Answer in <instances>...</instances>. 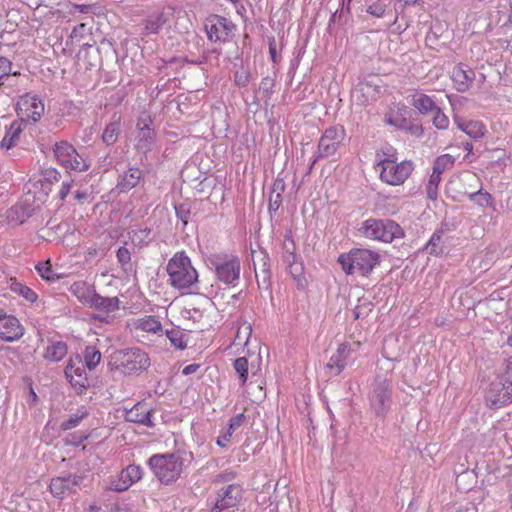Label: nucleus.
I'll return each mask as SVG.
<instances>
[{
	"label": "nucleus",
	"mask_w": 512,
	"mask_h": 512,
	"mask_svg": "<svg viewBox=\"0 0 512 512\" xmlns=\"http://www.w3.org/2000/svg\"><path fill=\"white\" fill-rule=\"evenodd\" d=\"M85 364L79 354L71 356L66 367L65 376L75 390L81 392L88 385Z\"/></svg>",
	"instance_id": "15"
},
{
	"label": "nucleus",
	"mask_w": 512,
	"mask_h": 512,
	"mask_svg": "<svg viewBox=\"0 0 512 512\" xmlns=\"http://www.w3.org/2000/svg\"><path fill=\"white\" fill-rule=\"evenodd\" d=\"M116 257L124 271L131 270V253L126 247H120L117 250Z\"/></svg>",
	"instance_id": "46"
},
{
	"label": "nucleus",
	"mask_w": 512,
	"mask_h": 512,
	"mask_svg": "<svg viewBox=\"0 0 512 512\" xmlns=\"http://www.w3.org/2000/svg\"><path fill=\"white\" fill-rule=\"evenodd\" d=\"M417 2V0H395L394 3V10H395V22L398 19V16L404 11V9L409 6L413 5Z\"/></svg>",
	"instance_id": "53"
},
{
	"label": "nucleus",
	"mask_w": 512,
	"mask_h": 512,
	"mask_svg": "<svg viewBox=\"0 0 512 512\" xmlns=\"http://www.w3.org/2000/svg\"><path fill=\"white\" fill-rule=\"evenodd\" d=\"M469 199L481 207L494 206L492 195L488 192H483L481 188L476 192L470 193Z\"/></svg>",
	"instance_id": "41"
},
{
	"label": "nucleus",
	"mask_w": 512,
	"mask_h": 512,
	"mask_svg": "<svg viewBox=\"0 0 512 512\" xmlns=\"http://www.w3.org/2000/svg\"><path fill=\"white\" fill-rule=\"evenodd\" d=\"M24 334L23 328L17 318L0 309V339L14 342Z\"/></svg>",
	"instance_id": "20"
},
{
	"label": "nucleus",
	"mask_w": 512,
	"mask_h": 512,
	"mask_svg": "<svg viewBox=\"0 0 512 512\" xmlns=\"http://www.w3.org/2000/svg\"><path fill=\"white\" fill-rule=\"evenodd\" d=\"M12 71V62L6 57H0V86L4 84V79L7 78Z\"/></svg>",
	"instance_id": "52"
},
{
	"label": "nucleus",
	"mask_w": 512,
	"mask_h": 512,
	"mask_svg": "<svg viewBox=\"0 0 512 512\" xmlns=\"http://www.w3.org/2000/svg\"><path fill=\"white\" fill-rule=\"evenodd\" d=\"M397 153L396 150L390 146L386 145L382 147L379 151L376 153V167L377 169L381 168V161L382 160H394L397 161Z\"/></svg>",
	"instance_id": "44"
},
{
	"label": "nucleus",
	"mask_w": 512,
	"mask_h": 512,
	"mask_svg": "<svg viewBox=\"0 0 512 512\" xmlns=\"http://www.w3.org/2000/svg\"><path fill=\"white\" fill-rule=\"evenodd\" d=\"M119 354L120 365L127 374L144 371L150 366L148 354L139 348L125 349Z\"/></svg>",
	"instance_id": "11"
},
{
	"label": "nucleus",
	"mask_w": 512,
	"mask_h": 512,
	"mask_svg": "<svg viewBox=\"0 0 512 512\" xmlns=\"http://www.w3.org/2000/svg\"><path fill=\"white\" fill-rule=\"evenodd\" d=\"M234 369L238 374L240 385L244 386L248 379L249 364L245 357H239L234 360Z\"/></svg>",
	"instance_id": "40"
},
{
	"label": "nucleus",
	"mask_w": 512,
	"mask_h": 512,
	"mask_svg": "<svg viewBox=\"0 0 512 512\" xmlns=\"http://www.w3.org/2000/svg\"><path fill=\"white\" fill-rule=\"evenodd\" d=\"M167 22V17L163 11H154L148 14L142 20V31L140 33L141 37H148L150 35L159 34L162 30L164 24Z\"/></svg>",
	"instance_id": "22"
},
{
	"label": "nucleus",
	"mask_w": 512,
	"mask_h": 512,
	"mask_svg": "<svg viewBox=\"0 0 512 512\" xmlns=\"http://www.w3.org/2000/svg\"><path fill=\"white\" fill-rule=\"evenodd\" d=\"M475 77L476 74L474 70L463 63H459L451 71V80L454 84V88L461 93L471 88Z\"/></svg>",
	"instance_id": "21"
},
{
	"label": "nucleus",
	"mask_w": 512,
	"mask_h": 512,
	"mask_svg": "<svg viewBox=\"0 0 512 512\" xmlns=\"http://www.w3.org/2000/svg\"><path fill=\"white\" fill-rule=\"evenodd\" d=\"M346 137V131L341 125H334L327 128L321 136L317 157L327 158L334 155Z\"/></svg>",
	"instance_id": "9"
},
{
	"label": "nucleus",
	"mask_w": 512,
	"mask_h": 512,
	"mask_svg": "<svg viewBox=\"0 0 512 512\" xmlns=\"http://www.w3.org/2000/svg\"><path fill=\"white\" fill-rule=\"evenodd\" d=\"M142 172L138 168H129L121 177L118 187L122 192H126L134 188L140 181Z\"/></svg>",
	"instance_id": "32"
},
{
	"label": "nucleus",
	"mask_w": 512,
	"mask_h": 512,
	"mask_svg": "<svg viewBox=\"0 0 512 512\" xmlns=\"http://www.w3.org/2000/svg\"><path fill=\"white\" fill-rule=\"evenodd\" d=\"M152 409L148 408L146 404L137 403L132 408L126 409L125 419L129 422L142 424L145 426H153Z\"/></svg>",
	"instance_id": "23"
},
{
	"label": "nucleus",
	"mask_w": 512,
	"mask_h": 512,
	"mask_svg": "<svg viewBox=\"0 0 512 512\" xmlns=\"http://www.w3.org/2000/svg\"><path fill=\"white\" fill-rule=\"evenodd\" d=\"M448 242V235L443 227L435 230L429 241L425 245L424 250L430 255L438 256L444 253L446 244Z\"/></svg>",
	"instance_id": "24"
},
{
	"label": "nucleus",
	"mask_w": 512,
	"mask_h": 512,
	"mask_svg": "<svg viewBox=\"0 0 512 512\" xmlns=\"http://www.w3.org/2000/svg\"><path fill=\"white\" fill-rule=\"evenodd\" d=\"M233 479H235V473H233V472H225V473L218 474L215 477L214 482L215 483L229 482V481H231Z\"/></svg>",
	"instance_id": "59"
},
{
	"label": "nucleus",
	"mask_w": 512,
	"mask_h": 512,
	"mask_svg": "<svg viewBox=\"0 0 512 512\" xmlns=\"http://www.w3.org/2000/svg\"><path fill=\"white\" fill-rule=\"evenodd\" d=\"M84 361L85 366L92 370L101 361V353L95 346H87L84 350Z\"/></svg>",
	"instance_id": "38"
},
{
	"label": "nucleus",
	"mask_w": 512,
	"mask_h": 512,
	"mask_svg": "<svg viewBox=\"0 0 512 512\" xmlns=\"http://www.w3.org/2000/svg\"><path fill=\"white\" fill-rule=\"evenodd\" d=\"M199 368H200L199 364H196V363L189 364L183 368L182 374L186 375V376L191 375V374L195 373Z\"/></svg>",
	"instance_id": "63"
},
{
	"label": "nucleus",
	"mask_w": 512,
	"mask_h": 512,
	"mask_svg": "<svg viewBox=\"0 0 512 512\" xmlns=\"http://www.w3.org/2000/svg\"><path fill=\"white\" fill-rule=\"evenodd\" d=\"M359 346V342L342 343L339 345L336 352L332 354L326 367L331 370L334 375H339L347 366L351 353L355 351Z\"/></svg>",
	"instance_id": "19"
},
{
	"label": "nucleus",
	"mask_w": 512,
	"mask_h": 512,
	"mask_svg": "<svg viewBox=\"0 0 512 512\" xmlns=\"http://www.w3.org/2000/svg\"><path fill=\"white\" fill-rule=\"evenodd\" d=\"M252 333V327L248 323H244L238 328L235 341H237V344H247L249 337Z\"/></svg>",
	"instance_id": "50"
},
{
	"label": "nucleus",
	"mask_w": 512,
	"mask_h": 512,
	"mask_svg": "<svg viewBox=\"0 0 512 512\" xmlns=\"http://www.w3.org/2000/svg\"><path fill=\"white\" fill-rule=\"evenodd\" d=\"M150 231H147V230H138V231H132V235H131V239H132V242H137L138 243H141L142 242V236H145L147 237L148 234H149Z\"/></svg>",
	"instance_id": "61"
},
{
	"label": "nucleus",
	"mask_w": 512,
	"mask_h": 512,
	"mask_svg": "<svg viewBox=\"0 0 512 512\" xmlns=\"http://www.w3.org/2000/svg\"><path fill=\"white\" fill-rule=\"evenodd\" d=\"M372 310V303L367 300H359V304L355 307L353 314L355 319L368 316Z\"/></svg>",
	"instance_id": "49"
},
{
	"label": "nucleus",
	"mask_w": 512,
	"mask_h": 512,
	"mask_svg": "<svg viewBox=\"0 0 512 512\" xmlns=\"http://www.w3.org/2000/svg\"><path fill=\"white\" fill-rule=\"evenodd\" d=\"M485 402L492 409H498L512 402V393L509 392L501 376L493 380L487 387Z\"/></svg>",
	"instance_id": "13"
},
{
	"label": "nucleus",
	"mask_w": 512,
	"mask_h": 512,
	"mask_svg": "<svg viewBox=\"0 0 512 512\" xmlns=\"http://www.w3.org/2000/svg\"><path fill=\"white\" fill-rule=\"evenodd\" d=\"M132 328L136 331H142L153 335H162L163 327L157 317L149 315L135 319L132 322Z\"/></svg>",
	"instance_id": "25"
},
{
	"label": "nucleus",
	"mask_w": 512,
	"mask_h": 512,
	"mask_svg": "<svg viewBox=\"0 0 512 512\" xmlns=\"http://www.w3.org/2000/svg\"><path fill=\"white\" fill-rule=\"evenodd\" d=\"M245 415L243 413H239L233 416L229 420L228 428L221 432L218 436L216 443L220 447H226L227 443L231 440V437L236 429H238L243 422L245 421Z\"/></svg>",
	"instance_id": "31"
},
{
	"label": "nucleus",
	"mask_w": 512,
	"mask_h": 512,
	"mask_svg": "<svg viewBox=\"0 0 512 512\" xmlns=\"http://www.w3.org/2000/svg\"><path fill=\"white\" fill-rule=\"evenodd\" d=\"M155 476L164 484L175 482L183 471V458L176 453L155 454L148 460Z\"/></svg>",
	"instance_id": "3"
},
{
	"label": "nucleus",
	"mask_w": 512,
	"mask_h": 512,
	"mask_svg": "<svg viewBox=\"0 0 512 512\" xmlns=\"http://www.w3.org/2000/svg\"><path fill=\"white\" fill-rule=\"evenodd\" d=\"M441 182V174L436 171H432L426 185L427 196L431 200H435L438 196V186Z\"/></svg>",
	"instance_id": "43"
},
{
	"label": "nucleus",
	"mask_w": 512,
	"mask_h": 512,
	"mask_svg": "<svg viewBox=\"0 0 512 512\" xmlns=\"http://www.w3.org/2000/svg\"><path fill=\"white\" fill-rule=\"evenodd\" d=\"M268 43H269L270 58L273 61V63H278L279 62V58H278L277 53H276V41H275V38L274 37L269 38Z\"/></svg>",
	"instance_id": "58"
},
{
	"label": "nucleus",
	"mask_w": 512,
	"mask_h": 512,
	"mask_svg": "<svg viewBox=\"0 0 512 512\" xmlns=\"http://www.w3.org/2000/svg\"><path fill=\"white\" fill-rule=\"evenodd\" d=\"M234 78L238 86L245 87L249 83V73L245 70L237 71Z\"/></svg>",
	"instance_id": "54"
},
{
	"label": "nucleus",
	"mask_w": 512,
	"mask_h": 512,
	"mask_svg": "<svg viewBox=\"0 0 512 512\" xmlns=\"http://www.w3.org/2000/svg\"><path fill=\"white\" fill-rule=\"evenodd\" d=\"M288 273L291 275L296 287L304 290L307 287V279L304 273V265L299 259L286 263Z\"/></svg>",
	"instance_id": "29"
},
{
	"label": "nucleus",
	"mask_w": 512,
	"mask_h": 512,
	"mask_svg": "<svg viewBox=\"0 0 512 512\" xmlns=\"http://www.w3.org/2000/svg\"><path fill=\"white\" fill-rule=\"evenodd\" d=\"M69 291L72 295H74L82 304L89 305L90 300H92L96 290L94 286L88 284L85 281H75L71 284Z\"/></svg>",
	"instance_id": "26"
},
{
	"label": "nucleus",
	"mask_w": 512,
	"mask_h": 512,
	"mask_svg": "<svg viewBox=\"0 0 512 512\" xmlns=\"http://www.w3.org/2000/svg\"><path fill=\"white\" fill-rule=\"evenodd\" d=\"M484 126L477 121H468L465 125V133L472 138H479L484 135Z\"/></svg>",
	"instance_id": "48"
},
{
	"label": "nucleus",
	"mask_w": 512,
	"mask_h": 512,
	"mask_svg": "<svg viewBox=\"0 0 512 512\" xmlns=\"http://www.w3.org/2000/svg\"><path fill=\"white\" fill-rule=\"evenodd\" d=\"M281 195L279 193L270 196L269 200V211H277L281 205Z\"/></svg>",
	"instance_id": "57"
},
{
	"label": "nucleus",
	"mask_w": 512,
	"mask_h": 512,
	"mask_svg": "<svg viewBox=\"0 0 512 512\" xmlns=\"http://www.w3.org/2000/svg\"><path fill=\"white\" fill-rule=\"evenodd\" d=\"M234 28L232 21L220 15H211L205 21L207 37L213 42H228Z\"/></svg>",
	"instance_id": "10"
},
{
	"label": "nucleus",
	"mask_w": 512,
	"mask_h": 512,
	"mask_svg": "<svg viewBox=\"0 0 512 512\" xmlns=\"http://www.w3.org/2000/svg\"><path fill=\"white\" fill-rule=\"evenodd\" d=\"M153 126V120L146 115L140 117L137 121V135L135 147L138 151L147 153L151 151L156 142V136Z\"/></svg>",
	"instance_id": "14"
},
{
	"label": "nucleus",
	"mask_w": 512,
	"mask_h": 512,
	"mask_svg": "<svg viewBox=\"0 0 512 512\" xmlns=\"http://www.w3.org/2000/svg\"><path fill=\"white\" fill-rule=\"evenodd\" d=\"M359 231L367 239L385 243L392 242L395 238L403 236L401 227L389 219H366L362 222Z\"/></svg>",
	"instance_id": "5"
},
{
	"label": "nucleus",
	"mask_w": 512,
	"mask_h": 512,
	"mask_svg": "<svg viewBox=\"0 0 512 512\" xmlns=\"http://www.w3.org/2000/svg\"><path fill=\"white\" fill-rule=\"evenodd\" d=\"M433 124L438 129H446L449 125L448 117L441 111L439 107L433 111Z\"/></svg>",
	"instance_id": "51"
},
{
	"label": "nucleus",
	"mask_w": 512,
	"mask_h": 512,
	"mask_svg": "<svg viewBox=\"0 0 512 512\" xmlns=\"http://www.w3.org/2000/svg\"><path fill=\"white\" fill-rule=\"evenodd\" d=\"M53 152L57 162L65 169L83 172L91 165L90 161L67 141L56 142Z\"/></svg>",
	"instance_id": "7"
},
{
	"label": "nucleus",
	"mask_w": 512,
	"mask_h": 512,
	"mask_svg": "<svg viewBox=\"0 0 512 512\" xmlns=\"http://www.w3.org/2000/svg\"><path fill=\"white\" fill-rule=\"evenodd\" d=\"M44 180L49 182H58L60 178V173L53 168L47 169L43 175Z\"/></svg>",
	"instance_id": "56"
},
{
	"label": "nucleus",
	"mask_w": 512,
	"mask_h": 512,
	"mask_svg": "<svg viewBox=\"0 0 512 512\" xmlns=\"http://www.w3.org/2000/svg\"><path fill=\"white\" fill-rule=\"evenodd\" d=\"M87 416L86 411L77 412L73 415H71L67 420L63 421L61 423V429L62 430H70L72 428L77 427L80 422Z\"/></svg>",
	"instance_id": "47"
},
{
	"label": "nucleus",
	"mask_w": 512,
	"mask_h": 512,
	"mask_svg": "<svg viewBox=\"0 0 512 512\" xmlns=\"http://www.w3.org/2000/svg\"><path fill=\"white\" fill-rule=\"evenodd\" d=\"M72 187V182L65 181L61 185V189L59 191V197L61 200H64L66 196L69 194Z\"/></svg>",
	"instance_id": "60"
},
{
	"label": "nucleus",
	"mask_w": 512,
	"mask_h": 512,
	"mask_svg": "<svg viewBox=\"0 0 512 512\" xmlns=\"http://www.w3.org/2000/svg\"><path fill=\"white\" fill-rule=\"evenodd\" d=\"M82 479L81 476L76 474L55 477L50 482V491L54 497L63 499L67 495L75 492L76 488L81 484Z\"/></svg>",
	"instance_id": "18"
},
{
	"label": "nucleus",
	"mask_w": 512,
	"mask_h": 512,
	"mask_svg": "<svg viewBox=\"0 0 512 512\" xmlns=\"http://www.w3.org/2000/svg\"><path fill=\"white\" fill-rule=\"evenodd\" d=\"M22 133V125L18 121H13L5 131V135L0 141V148L2 150L8 151L14 148L20 139V135Z\"/></svg>",
	"instance_id": "28"
},
{
	"label": "nucleus",
	"mask_w": 512,
	"mask_h": 512,
	"mask_svg": "<svg viewBox=\"0 0 512 512\" xmlns=\"http://www.w3.org/2000/svg\"><path fill=\"white\" fill-rule=\"evenodd\" d=\"M17 110L23 117L37 122L43 115L45 106L37 95L27 93L21 96L17 102Z\"/></svg>",
	"instance_id": "16"
},
{
	"label": "nucleus",
	"mask_w": 512,
	"mask_h": 512,
	"mask_svg": "<svg viewBox=\"0 0 512 512\" xmlns=\"http://www.w3.org/2000/svg\"><path fill=\"white\" fill-rule=\"evenodd\" d=\"M207 262L221 282L233 287L238 284L241 264L237 256L228 253H215L208 257Z\"/></svg>",
	"instance_id": "4"
},
{
	"label": "nucleus",
	"mask_w": 512,
	"mask_h": 512,
	"mask_svg": "<svg viewBox=\"0 0 512 512\" xmlns=\"http://www.w3.org/2000/svg\"><path fill=\"white\" fill-rule=\"evenodd\" d=\"M84 28H85V24H83V23L75 26L70 34V37L72 39L82 37V32H83Z\"/></svg>",
	"instance_id": "64"
},
{
	"label": "nucleus",
	"mask_w": 512,
	"mask_h": 512,
	"mask_svg": "<svg viewBox=\"0 0 512 512\" xmlns=\"http://www.w3.org/2000/svg\"><path fill=\"white\" fill-rule=\"evenodd\" d=\"M295 259H298L295 242L290 234H286L282 246V261L286 264Z\"/></svg>",
	"instance_id": "35"
},
{
	"label": "nucleus",
	"mask_w": 512,
	"mask_h": 512,
	"mask_svg": "<svg viewBox=\"0 0 512 512\" xmlns=\"http://www.w3.org/2000/svg\"><path fill=\"white\" fill-rule=\"evenodd\" d=\"M501 377L509 392L512 393V362L507 365L506 371Z\"/></svg>",
	"instance_id": "55"
},
{
	"label": "nucleus",
	"mask_w": 512,
	"mask_h": 512,
	"mask_svg": "<svg viewBox=\"0 0 512 512\" xmlns=\"http://www.w3.org/2000/svg\"><path fill=\"white\" fill-rule=\"evenodd\" d=\"M379 176L381 181L392 186L402 185L414 170L411 161L397 162L394 160H382Z\"/></svg>",
	"instance_id": "8"
},
{
	"label": "nucleus",
	"mask_w": 512,
	"mask_h": 512,
	"mask_svg": "<svg viewBox=\"0 0 512 512\" xmlns=\"http://www.w3.org/2000/svg\"><path fill=\"white\" fill-rule=\"evenodd\" d=\"M165 334L171 345L176 349L183 350L187 347V339L181 329L173 328L171 330H166Z\"/></svg>",
	"instance_id": "36"
},
{
	"label": "nucleus",
	"mask_w": 512,
	"mask_h": 512,
	"mask_svg": "<svg viewBox=\"0 0 512 512\" xmlns=\"http://www.w3.org/2000/svg\"><path fill=\"white\" fill-rule=\"evenodd\" d=\"M391 403V387L386 380H376L370 394V405L377 416H384Z\"/></svg>",
	"instance_id": "12"
},
{
	"label": "nucleus",
	"mask_w": 512,
	"mask_h": 512,
	"mask_svg": "<svg viewBox=\"0 0 512 512\" xmlns=\"http://www.w3.org/2000/svg\"><path fill=\"white\" fill-rule=\"evenodd\" d=\"M143 476V469L138 465H128L120 474L111 480L109 489L116 492L128 490L134 483L138 482Z\"/></svg>",
	"instance_id": "17"
},
{
	"label": "nucleus",
	"mask_w": 512,
	"mask_h": 512,
	"mask_svg": "<svg viewBox=\"0 0 512 512\" xmlns=\"http://www.w3.org/2000/svg\"><path fill=\"white\" fill-rule=\"evenodd\" d=\"M88 306L105 313H112L119 310L120 301L118 297H103L96 292Z\"/></svg>",
	"instance_id": "27"
},
{
	"label": "nucleus",
	"mask_w": 512,
	"mask_h": 512,
	"mask_svg": "<svg viewBox=\"0 0 512 512\" xmlns=\"http://www.w3.org/2000/svg\"><path fill=\"white\" fill-rule=\"evenodd\" d=\"M284 188H285V184H284V181L283 180H280V179H277L274 184H273V191H272V194H277L279 193V195L282 194V192L284 191Z\"/></svg>",
	"instance_id": "62"
},
{
	"label": "nucleus",
	"mask_w": 512,
	"mask_h": 512,
	"mask_svg": "<svg viewBox=\"0 0 512 512\" xmlns=\"http://www.w3.org/2000/svg\"><path fill=\"white\" fill-rule=\"evenodd\" d=\"M243 496V489L239 484H229L220 488L214 497L207 501V512H226L237 509Z\"/></svg>",
	"instance_id": "6"
},
{
	"label": "nucleus",
	"mask_w": 512,
	"mask_h": 512,
	"mask_svg": "<svg viewBox=\"0 0 512 512\" xmlns=\"http://www.w3.org/2000/svg\"><path fill=\"white\" fill-rule=\"evenodd\" d=\"M455 158L449 154H444L439 157L434 162L433 170L437 173L442 174L445 170L451 168L454 165Z\"/></svg>",
	"instance_id": "45"
},
{
	"label": "nucleus",
	"mask_w": 512,
	"mask_h": 512,
	"mask_svg": "<svg viewBox=\"0 0 512 512\" xmlns=\"http://www.w3.org/2000/svg\"><path fill=\"white\" fill-rule=\"evenodd\" d=\"M120 132V118L117 119L115 116L113 117V120L105 127L103 134H102V140L103 142L110 146L113 145L119 136Z\"/></svg>",
	"instance_id": "34"
},
{
	"label": "nucleus",
	"mask_w": 512,
	"mask_h": 512,
	"mask_svg": "<svg viewBox=\"0 0 512 512\" xmlns=\"http://www.w3.org/2000/svg\"><path fill=\"white\" fill-rule=\"evenodd\" d=\"M410 103L421 114L433 112L438 107L432 97L422 92L413 94Z\"/></svg>",
	"instance_id": "30"
},
{
	"label": "nucleus",
	"mask_w": 512,
	"mask_h": 512,
	"mask_svg": "<svg viewBox=\"0 0 512 512\" xmlns=\"http://www.w3.org/2000/svg\"><path fill=\"white\" fill-rule=\"evenodd\" d=\"M11 289L13 292L21 295L24 299L31 303L35 302L38 298L37 294L31 288L20 282H13L11 284Z\"/></svg>",
	"instance_id": "42"
},
{
	"label": "nucleus",
	"mask_w": 512,
	"mask_h": 512,
	"mask_svg": "<svg viewBox=\"0 0 512 512\" xmlns=\"http://www.w3.org/2000/svg\"><path fill=\"white\" fill-rule=\"evenodd\" d=\"M168 283L175 289L188 291L197 289L198 272L184 251L175 253L166 266Z\"/></svg>",
	"instance_id": "1"
},
{
	"label": "nucleus",
	"mask_w": 512,
	"mask_h": 512,
	"mask_svg": "<svg viewBox=\"0 0 512 512\" xmlns=\"http://www.w3.org/2000/svg\"><path fill=\"white\" fill-rule=\"evenodd\" d=\"M392 1L393 0H370V4L367 6L366 11L374 17L382 18Z\"/></svg>",
	"instance_id": "37"
},
{
	"label": "nucleus",
	"mask_w": 512,
	"mask_h": 512,
	"mask_svg": "<svg viewBox=\"0 0 512 512\" xmlns=\"http://www.w3.org/2000/svg\"><path fill=\"white\" fill-rule=\"evenodd\" d=\"M380 261L381 257L376 251L364 248L351 249L338 257V263L347 275L359 273L364 277L369 276Z\"/></svg>",
	"instance_id": "2"
},
{
	"label": "nucleus",
	"mask_w": 512,
	"mask_h": 512,
	"mask_svg": "<svg viewBox=\"0 0 512 512\" xmlns=\"http://www.w3.org/2000/svg\"><path fill=\"white\" fill-rule=\"evenodd\" d=\"M67 354V345L62 341L51 342L47 345L43 354L46 360L58 362Z\"/></svg>",
	"instance_id": "33"
},
{
	"label": "nucleus",
	"mask_w": 512,
	"mask_h": 512,
	"mask_svg": "<svg viewBox=\"0 0 512 512\" xmlns=\"http://www.w3.org/2000/svg\"><path fill=\"white\" fill-rule=\"evenodd\" d=\"M36 270L40 277L48 282H54L60 278L52 269L49 260L38 263L36 265Z\"/></svg>",
	"instance_id": "39"
}]
</instances>
